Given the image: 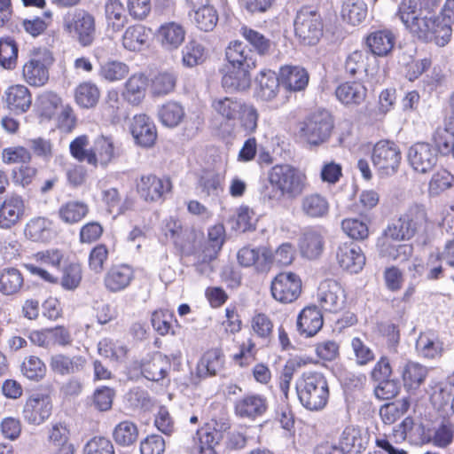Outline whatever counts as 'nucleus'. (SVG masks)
Returning <instances> with one entry per match:
<instances>
[{"instance_id": "nucleus-23", "label": "nucleus", "mask_w": 454, "mask_h": 454, "mask_svg": "<svg viewBox=\"0 0 454 454\" xmlns=\"http://www.w3.org/2000/svg\"><path fill=\"white\" fill-rule=\"evenodd\" d=\"M249 70L242 67L226 66L222 77V86L227 91L245 90L250 87Z\"/></svg>"}, {"instance_id": "nucleus-6", "label": "nucleus", "mask_w": 454, "mask_h": 454, "mask_svg": "<svg viewBox=\"0 0 454 454\" xmlns=\"http://www.w3.org/2000/svg\"><path fill=\"white\" fill-rule=\"evenodd\" d=\"M402 154L399 146L389 140L376 143L372 152V161L378 173L391 176L397 172Z\"/></svg>"}, {"instance_id": "nucleus-39", "label": "nucleus", "mask_w": 454, "mask_h": 454, "mask_svg": "<svg viewBox=\"0 0 454 454\" xmlns=\"http://www.w3.org/2000/svg\"><path fill=\"white\" fill-rule=\"evenodd\" d=\"M324 248L322 235L314 230L305 231L300 239V249L303 256L309 259L317 258Z\"/></svg>"}, {"instance_id": "nucleus-62", "label": "nucleus", "mask_w": 454, "mask_h": 454, "mask_svg": "<svg viewBox=\"0 0 454 454\" xmlns=\"http://www.w3.org/2000/svg\"><path fill=\"white\" fill-rule=\"evenodd\" d=\"M18 56V48L10 38L0 39V65L5 69L14 67Z\"/></svg>"}, {"instance_id": "nucleus-37", "label": "nucleus", "mask_w": 454, "mask_h": 454, "mask_svg": "<svg viewBox=\"0 0 454 454\" xmlns=\"http://www.w3.org/2000/svg\"><path fill=\"white\" fill-rule=\"evenodd\" d=\"M335 96L344 105H359L366 96V89L359 82H345L337 87Z\"/></svg>"}, {"instance_id": "nucleus-1", "label": "nucleus", "mask_w": 454, "mask_h": 454, "mask_svg": "<svg viewBox=\"0 0 454 454\" xmlns=\"http://www.w3.org/2000/svg\"><path fill=\"white\" fill-rule=\"evenodd\" d=\"M296 393L301 405L309 411L322 410L329 398L328 383L323 373L305 372L296 380Z\"/></svg>"}, {"instance_id": "nucleus-32", "label": "nucleus", "mask_w": 454, "mask_h": 454, "mask_svg": "<svg viewBox=\"0 0 454 454\" xmlns=\"http://www.w3.org/2000/svg\"><path fill=\"white\" fill-rule=\"evenodd\" d=\"M329 207L327 199L319 193L307 194L301 200V210L307 217H325L329 212Z\"/></svg>"}, {"instance_id": "nucleus-24", "label": "nucleus", "mask_w": 454, "mask_h": 454, "mask_svg": "<svg viewBox=\"0 0 454 454\" xmlns=\"http://www.w3.org/2000/svg\"><path fill=\"white\" fill-rule=\"evenodd\" d=\"M225 55L230 66L242 67L246 70L255 67L252 51L240 41L231 42L226 49Z\"/></svg>"}, {"instance_id": "nucleus-51", "label": "nucleus", "mask_w": 454, "mask_h": 454, "mask_svg": "<svg viewBox=\"0 0 454 454\" xmlns=\"http://www.w3.org/2000/svg\"><path fill=\"white\" fill-rule=\"evenodd\" d=\"M22 284V275L17 269H5L0 276V292L4 294L9 295L18 292Z\"/></svg>"}, {"instance_id": "nucleus-11", "label": "nucleus", "mask_w": 454, "mask_h": 454, "mask_svg": "<svg viewBox=\"0 0 454 454\" xmlns=\"http://www.w3.org/2000/svg\"><path fill=\"white\" fill-rule=\"evenodd\" d=\"M345 300V292L337 281L326 279L320 284L317 301L323 310L337 313L344 308Z\"/></svg>"}, {"instance_id": "nucleus-5", "label": "nucleus", "mask_w": 454, "mask_h": 454, "mask_svg": "<svg viewBox=\"0 0 454 454\" xmlns=\"http://www.w3.org/2000/svg\"><path fill=\"white\" fill-rule=\"evenodd\" d=\"M295 35L307 45H315L323 35L324 23L321 15L309 8L298 11L294 22Z\"/></svg>"}, {"instance_id": "nucleus-31", "label": "nucleus", "mask_w": 454, "mask_h": 454, "mask_svg": "<svg viewBox=\"0 0 454 454\" xmlns=\"http://www.w3.org/2000/svg\"><path fill=\"white\" fill-rule=\"evenodd\" d=\"M147 85L148 80L145 74L139 73L131 75L122 92L124 99L133 106L139 105L145 98Z\"/></svg>"}, {"instance_id": "nucleus-28", "label": "nucleus", "mask_w": 454, "mask_h": 454, "mask_svg": "<svg viewBox=\"0 0 454 454\" xmlns=\"http://www.w3.org/2000/svg\"><path fill=\"white\" fill-rule=\"evenodd\" d=\"M403 387L408 391H416L424 383L428 374V369L416 362L409 361L401 372Z\"/></svg>"}, {"instance_id": "nucleus-27", "label": "nucleus", "mask_w": 454, "mask_h": 454, "mask_svg": "<svg viewBox=\"0 0 454 454\" xmlns=\"http://www.w3.org/2000/svg\"><path fill=\"white\" fill-rule=\"evenodd\" d=\"M171 363L167 356L155 354L150 360L141 365V372L145 378L153 381L163 380L170 370Z\"/></svg>"}, {"instance_id": "nucleus-40", "label": "nucleus", "mask_w": 454, "mask_h": 454, "mask_svg": "<svg viewBox=\"0 0 454 454\" xmlns=\"http://www.w3.org/2000/svg\"><path fill=\"white\" fill-rule=\"evenodd\" d=\"M23 202L19 197H12L3 202L0 207V227L8 229L20 217Z\"/></svg>"}, {"instance_id": "nucleus-42", "label": "nucleus", "mask_w": 454, "mask_h": 454, "mask_svg": "<svg viewBox=\"0 0 454 454\" xmlns=\"http://www.w3.org/2000/svg\"><path fill=\"white\" fill-rule=\"evenodd\" d=\"M158 115L164 126L175 128L182 122L185 116V112L181 104L168 101L160 107Z\"/></svg>"}, {"instance_id": "nucleus-56", "label": "nucleus", "mask_w": 454, "mask_h": 454, "mask_svg": "<svg viewBox=\"0 0 454 454\" xmlns=\"http://www.w3.org/2000/svg\"><path fill=\"white\" fill-rule=\"evenodd\" d=\"M294 252V248L290 243H284L278 247L274 254L269 249L262 248V256L264 262L272 259L278 265L286 266L292 263Z\"/></svg>"}, {"instance_id": "nucleus-33", "label": "nucleus", "mask_w": 454, "mask_h": 454, "mask_svg": "<svg viewBox=\"0 0 454 454\" xmlns=\"http://www.w3.org/2000/svg\"><path fill=\"white\" fill-rule=\"evenodd\" d=\"M49 389L43 394H33L30 396V422L41 424L49 418L51 412V402Z\"/></svg>"}, {"instance_id": "nucleus-55", "label": "nucleus", "mask_w": 454, "mask_h": 454, "mask_svg": "<svg viewBox=\"0 0 454 454\" xmlns=\"http://www.w3.org/2000/svg\"><path fill=\"white\" fill-rule=\"evenodd\" d=\"M182 61L184 66L193 67L201 64L206 59V51L204 46L196 42H189L182 51Z\"/></svg>"}, {"instance_id": "nucleus-58", "label": "nucleus", "mask_w": 454, "mask_h": 454, "mask_svg": "<svg viewBox=\"0 0 454 454\" xmlns=\"http://www.w3.org/2000/svg\"><path fill=\"white\" fill-rule=\"evenodd\" d=\"M239 121L241 129L247 134H253L257 129L259 113L257 109L249 104L244 102L242 110L237 118Z\"/></svg>"}, {"instance_id": "nucleus-8", "label": "nucleus", "mask_w": 454, "mask_h": 454, "mask_svg": "<svg viewBox=\"0 0 454 454\" xmlns=\"http://www.w3.org/2000/svg\"><path fill=\"white\" fill-rule=\"evenodd\" d=\"M430 35L428 42H434L438 46H445L451 39L454 25V0H445L436 20H430Z\"/></svg>"}, {"instance_id": "nucleus-57", "label": "nucleus", "mask_w": 454, "mask_h": 454, "mask_svg": "<svg viewBox=\"0 0 454 454\" xmlns=\"http://www.w3.org/2000/svg\"><path fill=\"white\" fill-rule=\"evenodd\" d=\"M239 32L260 55H266L269 53L271 47V42L262 34L245 26L240 28Z\"/></svg>"}, {"instance_id": "nucleus-53", "label": "nucleus", "mask_w": 454, "mask_h": 454, "mask_svg": "<svg viewBox=\"0 0 454 454\" xmlns=\"http://www.w3.org/2000/svg\"><path fill=\"white\" fill-rule=\"evenodd\" d=\"M99 355L113 360L123 359L128 352L125 345L111 338H104L98 344Z\"/></svg>"}, {"instance_id": "nucleus-13", "label": "nucleus", "mask_w": 454, "mask_h": 454, "mask_svg": "<svg viewBox=\"0 0 454 454\" xmlns=\"http://www.w3.org/2000/svg\"><path fill=\"white\" fill-rule=\"evenodd\" d=\"M407 158L415 171L425 174L436 165L437 152L430 144L419 142L409 148Z\"/></svg>"}, {"instance_id": "nucleus-22", "label": "nucleus", "mask_w": 454, "mask_h": 454, "mask_svg": "<svg viewBox=\"0 0 454 454\" xmlns=\"http://www.w3.org/2000/svg\"><path fill=\"white\" fill-rule=\"evenodd\" d=\"M223 364L224 359L222 351L218 348L210 349L198 362L195 375L199 380L215 376L223 369Z\"/></svg>"}, {"instance_id": "nucleus-64", "label": "nucleus", "mask_w": 454, "mask_h": 454, "mask_svg": "<svg viewBox=\"0 0 454 454\" xmlns=\"http://www.w3.org/2000/svg\"><path fill=\"white\" fill-rule=\"evenodd\" d=\"M85 454H114V447L112 442L103 436H96L90 439L84 447Z\"/></svg>"}, {"instance_id": "nucleus-48", "label": "nucleus", "mask_w": 454, "mask_h": 454, "mask_svg": "<svg viewBox=\"0 0 454 454\" xmlns=\"http://www.w3.org/2000/svg\"><path fill=\"white\" fill-rule=\"evenodd\" d=\"M409 408V399L403 398L383 405L380 410V415L385 424L390 425L400 419Z\"/></svg>"}, {"instance_id": "nucleus-29", "label": "nucleus", "mask_w": 454, "mask_h": 454, "mask_svg": "<svg viewBox=\"0 0 454 454\" xmlns=\"http://www.w3.org/2000/svg\"><path fill=\"white\" fill-rule=\"evenodd\" d=\"M395 37L389 30H378L371 33L366 38V44L374 55L387 56L394 48Z\"/></svg>"}, {"instance_id": "nucleus-16", "label": "nucleus", "mask_w": 454, "mask_h": 454, "mask_svg": "<svg viewBox=\"0 0 454 454\" xmlns=\"http://www.w3.org/2000/svg\"><path fill=\"white\" fill-rule=\"evenodd\" d=\"M336 260L343 270L350 273L359 272L365 263V256L361 248L353 242L343 243L338 247Z\"/></svg>"}, {"instance_id": "nucleus-15", "label": "nucleus", "mask_w": 454, "mask_h": 454, "mask_svg": "<svg viewBox=\"0 0 454 454\" xmlns=\"http://www.w3.org/2000/svg\"><path fill=\"white\" fill-rule=\"evenodd\" d=\"M53 60L51 52L46 48L34 50L30 58V86H43L47 82L48 68Z\"/></svg>"}, {"instance_id": "nucleus-43", "label": "nucleus", "mask_w": 454, "mask_h": 454, "mask_svg": "<svg viewBox=\"0 0 454 454\" xmlns=\"http://www.w3.org/2000/svg\"><path fill=\"white\" fill-rule=\"evenodd\" d=\"M88 213V205L78 200L68 201L63 204L59 209V218L68 224H74L82 221Z\"/></svg>"}, {"instance_id": "nucleus-12", "label": "nucleus", "mask_w": 454, "mask_h": 454, "mask_svg": "<svg viewBox=\"0 0 454 454\" xmlns=\"http://www.w3.org/2000/svg\"><path fill=\"white\" fill-rule=\"evenodd\" d=\"M2 159L4 163L20 164L12 169V182L26 188L28 185V151L22 146L8 147L3 150Z\"/></svg>"}, {"instance_id": "nucleus-3", "label": "nucleus", "mask_w": 454, "mask_h": 454, "mask_svg": "<svg viewBox=\"0 0 454 454\" xmlns=\"http://www.w3.org/2000/svg\"><path fill=\"white\" fill-rule=\"evenodd\" d=\"M427 225V215L425 208L414 205L401 215V216L389 224L384 231L387 239L392 240L410 239L416 233L426 231Z\"/></svg>"}, {"instance_id": "nucleus-45", "label": "nucleus", "mask_w": 454, "mask_h": 454, "mask_svg": "<svg viewBox=\"0 0 454 454\" xmlns=\"http://www.w3.org/2000/svg\"><path fill=\"white\" fill-rule=\"evenodd\" d=\"M113 437L118 445L130 446L138 438L137 426L130 420L121 421L115 426Z\"/></svg>"}, {"instance_id": "nucleus-47", "label": "nucleus", "mask_w": 454, "mask_h": 454, "mask_svg": "<svg viewBox=\"0 0 454 454\" xmlns=\"http://www.w3.org/2000/svg\"><path fill=\"white\" fill-rule=\"evenodd\" d=\"M8 107L19 114L28 109V90L23 85L12 86L6 91Z\"/></svg>"}, {"instance_id": "nucleus-50", "label": "nucleus", "mask_w": 454, "mask_h": 454, "mask_svg": "<svg viewBox=\"0 0 454 454\" xmlns=\"http://www.w3.org/2000/svg\"><path fill=\"white\" fill-rule=\"evenodd\" d=\"M344 454L359 452L363 448L360 430L354 427H347L340 438V446Z\"/></svg>"}, {"instance_id": "nucleus-52", "label": "nucleus", "mask_w": 454, "mask_h": 454, "mask_svg": "<svg viewBox=\"0 0 454 454\" xmlns=\"http://www.w3.org/2000/svg\"><path fill=\"white\" fill-rule=\"evenodd\" d=\"M51 222L43 217L30 221V239L35 242H49L54 236Z\"/></svg>"}, {"instance_id": "nucleus-2", "label": "nucleus", "mask_w": 454, "mask_h": 454, "mask_svg": "<svg viewBox=\"0 0 454 454\" xmlns=\"http://www.w3.org/2000/svg\"><path fill=\"white\" fill-rule=\"evenodd\" d=\"M270 184L277 188L279 197L295 199L299 197L306 188L307 176L298 168L291 165H276L270 168L268 174Z\"/></svg>"}, {"instance_id": "nucleus-36", "label": "nucleus", "mask_w": 454, "mask_h": 454, "mask_svg": "<svg viewBox=\"0 0 454 454\" xmlns=\"http://www.w3.org/2000/svg\"><path fill=\"white\" fill-rule=\"evenodd\" d=\"M61 105V98L52 91H44L37 96L35 102V113L43 121H49Z\"/></svg>"}, {"instance_id": "nucleus-19", "label": "nucleus", "mask_w": 454, "mask_h": 454, "mask_svg": "<svg viewBox=\"0 0 454 454\" xmlns=\"http://www.w3.org/2000/svg\"><path fill=\"white\" fill-rule=\"evenodd\" d=\"M130 131L136 143L143 147H151L157 138L156 127L145 114L134 116Z\"/></svg>"}, {"instance_id": "nucleus-18", "label": "nucleus", "mask_w": 454, "mask_h": 454, "mask_svg": "<svg viewBox=\"0 0 454 454\" xmlns=\"http://www.w3.org/2000/svg\"><path fill=\"white\" fill-rule=\"evenodd\" d=\"M118 155L114 139L111 137L100 136L94 140L92 153L89 157V165L93 167L100 165L106 168Z\"/></svg>"}, {"instance_id": "nucleus-46", "label": "nucleus", "mask_w": 454, "mask_h": 454, "mask_svg": "<svg viewBox=\"0 0 454 454\" xmlns=\"http://www.w3.org/2000/svg\"><path fill=\"white\" fill-rule=\"evenodd\" d=\"M197 188L204 196L216 198L223 190L222 178L213 171H205L199 178Z\"/></svg>"}, {"instance_id": "nucleus-9", "label": "nucleus", "mask_w": 454, "mask_h": 454, "mask_svg": "<svg viewBox=\"0 0 454 454\" xmlns=\"http://www.w3.org/2000/svg\"><path fill=\"white\" fill-rule=\"evenodd\" d=\"M270 292L273 299L280 303H291L298 299L301 292V280L293 272H281L271 281Z\"/></svg>"}, {"instance_id": "nucleus-44", "label": "nucleus", "mask_w": 454, "mask_h": 454, "mask_svg": "<svg viewBox=\"0 0 454 454\" xmlns=\"http://www.w3.org/2000/svg\"><path fill=\"white\" fill-rule=\"evenodd\" d=\"M148 36L149 34L144 26H130L122 35V45L131 51H140L146 43Z\"/></svg>"}, {"instance_id": "nucleus-10", "label": "nucleus", "mask_w": 454, "mask_h": 454, "mask_svg": "<svg viewBox=\"0 0 454 454\" xmlns=\"http://www.w3.org/2000/svg\"><path fill=\"white\" fill-rule=\"evenodd\" d=\"M172 189V183L168 177H159L150 174L142 176L137 183L138 195L147 202H157L164 200L165 195Z\"/></svg>"}, {"instance_id": "nucleus-38", "label": "nucleus", "mask_w": 454, "mask_h": 454, "mask_svg": "<svg viewBox=\"0 0 454 454\" xmlns=\"http://www.w3.org/2000/svg\"><path fill=\"white\" fill-rule=\"evenodd\" d=\"M394 240L383 238L379 240L380 254L395 261L404 262L411 255L413 248L410 244H395Z\"/></svg>"}, {"instance_id": "nucleus-7", "label": "nucleus", "mask_w": 454, "mask_h": 454, "mask_svg": "<svg viewBox=\"0 0 454 454\" xmlns=\"http://www.w3.org/2000/svg\"><path fill=\"white\" fill-rule=\"evenodd\" d=\"M397 16L405 27L419 40L428 42L431 35L430 19L427 16H419L416 0H402L397 12Z\"/></svg>"}, {"instance_id": "nucleus-63", "label": "nucleus", "mask_w": 454, "mask_h": 454, "mask_svg": "<svg viewBox=\"0 0 454 454\" xmlns=\"http://www.w3.org/2000/svg\"><path fill=\"white\" fill-rule=\"evenodd\" d=\"M417 352L426 358H434L441 354V345L428 334H420L416 341Z\"/></svg>"}, {"instance_id": "nucleus-60", "label": "nucleus", "mask_w": 454, "mask_h": 454, "mask_svg": "<svg viewBox=\"0 0 454 454\" xmlns=\"http://www.w3.org/2000/svg\"><path fill=\"white\" fill-rule=\"evenodd\" d=\"M174 320L173 312L168 309L155 310L152 314L151 322L153 329L160 335H166L172 332V323Z\"/></svg>"}, {"instance_id": "nucleus-20", "label": "nucleus", "mask_w": 454, "mask_h": 454, "mask_svg": "<svg viewBox=\"0 0 454 454\" xmlns=\"http://www.w3.org/2000/svg\"><path fill=\"white\" fill-rule=\"evenodd\" d=\"M134 278V271L126 264L112 266L104 277L105 287L112 293L126 289Z\"/></svg>"}, {"instance_id": "nucleus-30", "label": "nucleus", "mask_w": 454, "mask_h": 454, "mask_svg": "<svg viewBox=\"0 0 454 454\" xmlns=\"http://www.w3.org/2000/svg\"><path fill=\"white\" fill-rule=\"evenodd\" d=\"M86 359L82 356L72 357L63 354L51 356L50 366L51 370L60 375H68L79 372L83 370Z\"/></svg>"}, {"instance_id": "nucleus-35", "label": "nucleus", "mask_w": 454, "mask_h": 454, "mask_svg": "<svg viewBox=\"0 0 454 454\" xmlns=\"http://www.w3.org/2000/svg\"><path fill=\"white\" fill-rule=\"evenodd\" d=\"M244 101L237 98L223 97L212 100L213 111L225 121L237 120L239 111L242 110Z\"/></svg>"}, {"instance_id": "nucleus-17", "label": "nucleus", "mask_w": 454, "mask_h": 454, "mask_svg": "<svg viewBox=\"0 0 454 454\" xmlns=\"http://www.w3.org/2000/svg\"><path fill=\"white\" fill-rule=\"evenodd\" d=\"M67 27L75 34L82 46L88 47L92 44L95 39V20L91 14L83 11L75 13Z\"/></svg>"}, {"instance_id": "nucleus-21", "label": "nucleus", "mask_w": 454, "mask_h": 454, "mask_svg": "<svg viewBox=\"0 0 454 454\" xmlns=\"http://www.w3.org/2000/svg\"><path fill=\"white\" fill-rule=\"evenodd\" d=\"M323 315L316 305L305 307L298 316L297 329L305 337L315 335L323 326Z\"/></svg>"}, {"instance_id": "nucleus-14", "label": "nucleus", "mask_w": 454, "mask_h": 454, "mask_svg": "<svg viewBox=\"0 0 454 454\" xmlns=\"http://www.w3.org/2000/svg\"><path fill=\"white\" fill-rule=\"evenodd\" d=\"M268 409L267 398L260 394H247L235 402L234 412L241 419H255L265 414Z\"/></svg>"}, {"instance_id": "nucleus-4", "label": "nucleus", "mask_w": 454, "mask_h": 454, "mask_svg": "<svg viewBox=\"0 0 454 454\" xmlns=\"http://www.w3.org/2000/svg\"><path fill=\"white\" fill-rule=\"evenodd\" d=\"M333 119L326 110L317 111L309 115L300 124V136L310 146H318L325 143L333 129Z\"/></svg>"}, {"instance_id": "nucleus-49", "label": "nucleus", "mask_w": 454, "mask_h": 454, "mask_svg": "<svg viewBox=\"0 0 454 454\" xmlns=\"http://www.w3.org/2000/svg\"><path fill=\"white\" fill-rule=\"evenodd\" d=\"M129 73V67L117 60L106 61L100 66L99 75L107 82H117L124 79Z\"/></svg>"}, {"instance_id": "nucleus-34", "label": "nucleus", "mask_w": 454, "mask_h": 454, "mask_svg": "<svg viewBox=\"0 0 454 454\" xmlns=\"http://www.w3.org/2000/svg\"><path fill=\"white\" fill-rule=\"evenodd\" d=\"M257 96L264 101H270L276 98L278 87L281 84L279 75L271 70H262L257 77Z\"/></svg>"}, {"instance_id": "nucleus-26", "label": "nucleus", "mask_w": 454, "mask_h": 454, "mask_svg": "<svg viewBox=\"0 0 454 454\" xmlns=\"http://www.w3.org/2000/svg\"><path fill=\"white\" fill-rule=\"evenodd\" d=\"M185 36L184 28L176 22H168L160 27L157 38L161 46L173 51L177 49L184 42Z\"/></svg>"}, {"instance_id": "nucleus-61", "label": "nucleus", "mask_w": 454, "mask_h": 454, "mask_svg": "<svg viewBox=\"0 0 454 454\" xmlns=\"http://www.w3.org/2000/svg\"><path fill=\"white\" fill-rule=\"evenodd\" d=\"M124 6L120 0H108L105 5L106 19L113 21V27L119 31L126 21Z\"/></svg>"}, {"instance_id": "nucleus-41", "label": "nucleus", "mask_w": 454, "mask_h": 454, "mask_svg": "<svg viewBox=\"0 0 454 454\" xmlns=\"http://www.w3.org/2000/svg\"><path fill=\"white\" fill-rule=\"evenodd\" d=\"M367 12V4L364 0H345L341 7L343 20L353 26L362 23Z\"/></svg>"}, {"instance_id": "nucleus-25", "label": "nucleus", "mask_w": 454, "mask_h": 454, "mask_svg": "<svg viewBox=\"0 0 454 454\" xmlns=\"http://www.w3.org/2000/svg\"><path fill=\"white\" fill-rule=\"evenodd\" d=\"M281 85L291 91L304 90L309 83V74L301 67H283L279 72Z\"/></svg>"}, {"instance_id": "nucleus-54", "label": "nucleus", "mask_w": 454, "mask_h": 454, "mask_svg": "<svg viewBox=\"0 0 454 454\" xmlns=\"http://www.w3.org/2000/svg\"><path fill=\"white\" fill-rule=\"evenodd\" d=\"M99 98V90L91 82H83L75 90V100L84 108L94 106Z\"/></svg>"}, {"instance_id": "nucleus-59", "label": "nucleus", "mask_w": 454, "mask_h": 454, "mask_svg": "<svg viewBox=\"0 0 454 454\" xmlns=\"http://www.w3.org/2000/svg\"><path fill=\"white\" fill-rule=\"evenodd\" d=\"M82 278V267L79 263L71 262L62 270L61 286L66 290L76 289Z\"/></svg>"}]
</instances>
